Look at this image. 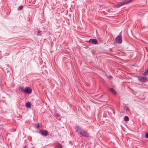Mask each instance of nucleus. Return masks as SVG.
Masks as SVG:
<instances>
[{
    "label": "nucleus",
    "mask_w": 148,
    "mask_h": 148,
    "mask_svg": "<svg viewBox=\"0 0 148 148\" xmlns=\"http://www.w3.org/2000/svg\"><path fill=\"white\" fill-rule=\"evenodd\" d=\"M131 1L130 0L127 1L125 0L122 2L117 4V6L118 7H119L123 5L127 4L128 3L131 2Z\"/></svg>",
    "instance_id": "obj_1"
},
{
    "label": "nucleus",
    "mask_w": 148,
    "mask_h": 148,
    "mask_svg": "<svg viewBox=\"0 0 148 148\" xmlns=\"http://www.w3.org/2000/svg\"><path fill=\"white\" fill-rule=\"evenodd\" d=\"M76 129H77L76 130V131L79 133L81 135L83 136H86L87 135H86L83 132H82L80 128L78 127H77L75 128Z\"/></svg>",
    "instance_id": "obj_2"
},
{
    "label": "nucleus",
    "mask_w": 148,
    "mask_h": 148,
    "mask_svg": "<svg viewBox=\"0 0 148 148\" xmlns=\"http://www.w3.org/2000/svg\"><path fill=\"white\" fill-rule=\"evenodd\" d=\"M115 41L117 43H121L122 41L121 38L120 37L118 36L116 38Z\"/></svg>",
    "instance_id": "obj_3"
},
{
    "label": "nucleus",
    "mask_w": 148,
    "mask_h": 148,
    "mask_svg": "<svg viewBox=\"0 0 148 148\" xmlns=\"http://www.w3.org/2000/svg\"><path fill=\"white\" fill-rule=\"evenodd\" d=\"M40 134L44 136H46L48 134V132L47 131L43 130L40 131Z\"/></svg>",
    "instance_id": "obj_4"
},
{
    "label": "nucleus",
    "mask_w": 148,
    "mask_h": 148,
    "mask_svg": "<svg viewBox=\"0 0 148 148\" xmlns=\"http://www.w3.org/2000/svg\"><path fill=\"white\" fill-rule=\"evenodd\" d=\"M31 92L32 90L30 88L27 87L25 89L24 92L28 94H29Z\"/></svg>",
    "instance_id": "obj_5"
},
{
    "label": "nucleus",
    "mask_w": 148,
    "mask_h": 148,
    "mask_svg": "<svg viewBox=\"0 0 148 148\" xmlns=\"http://www.w3.org/2000/svg\"><path fill=\"white\" fill-rule=\"evenodd\" d=\"M89 42L94 44H96L97 43V41L95 39H90L89 40Z\"/></svg>",
    "instance_id": "obj_6"
},
{
    "label": "nucleus",
    "mask_w": 148,
    "mask_h": 148,
    "mask_svg": "<svg viewBox=\"0 0 148 148\" xmlns=\"http://www.w3.org/2000/svg\"><path fill=\"white\" fill-rule=\"evenodd\" d=\"M139 79L141 81V82H144L147 81V78L146 77H142L140 78Z\"/></svg>",
    "instance_id": "obj_7"
},
{
    "label": "nucleus",
    "mask_w": 148,
    "mask_h": 148,
    "mask_svg": "<svg viewBox=\"0 0 148 148\" xmlns=\"http://www.w3.org/2000/svg\"><path fill=\"white\" fill-rule=\"evenodd\" d=\"M25 106L29 108L31 106V103L29 102H27L26 103Z\"/></svg>",
    "instance_id": "obj_8"
},
{
    "label": "nucleus",
    "mask_w": 148,
    "mask_h": 148,
    "mask_svg": "<svg viewBox=\"0 0 148 148\" xmlns=\"http://www.w3.org/2000/svg\"><path fill=\"white\" fill-rule=\"evenodd\" d=\"M110 91L112 92L113 94H115L116 93V92L114 91V90L113 88H110L109 89Z\"/></svg>",
    "instance_id": "obj_9"
},
{
    "label": "nucleus",
    "mask_w": 148,
    "mask_h": 148,
    "mask_svg": "<svg viewBox=\"0 0 148 148\" xmlns=\"http://www.w3.org/2000/svg\"><path fill=\"white\" fill-rule=\"evenodd\" d=\"M129 118L127 116H125L124 118V120L125 121H127L129 120Z\"/></svg>",
    "instance_id": "obj_10"
},
{
    "label": "nucleus",
    "mask_w": 148,
    "mask_h": 148,
    "mask_svg": "<svg viewBox=\"0 0 148 148\" xmlns=\"http://www.w3.org/2000/svg\"><path fill=\"white\" fill-rule=\"evenodd\" d=\"M19 89H20V90L23 92H25V89L24 88H23V87H19Z\"/></svg>",
    "instance_id": "obj_11"
},
{
    "label": "nucleus",
    "mask_w": 148,
    "mask_h": 148,
    "mask_svg": "<svg viewBox=\"0 0 148 148\" xmlns=\"http://www.w3.org/2000/svg\"><path fill=\"white\" fill-rule=\"evenodd\" d=\"M37 34L38 35L40 36L41 34V32L39 30H38L37 33Z\"/></svg>",
    "instance_id": "obj_12"
},
{
    "label": "nucleus",
    "mask_w": 148,
    "mask_h": 148,
    "mask_svg": "<svg viewBox=\"0 0 148 148\" xmlns=\"http://www.w3.org/2000/svg\"><path fill=\"white\" fill-rule=\"evenodd\" d=\"M148 73V70H147L144 73V74L145 75H147Z\"/></svg>",
    "instance_id": "obj_13"
},
{
    "label": "nucleus",
    "mask_w": 148,
    "mask_h": 148,
    "mask_svg": "<svg viewBox=\"0 0 148 148\" xmlns=\"http://www.w3.org/2000/svg\"><path fill=\"white\" fill-rule=\"evenodd\" d=\"M107 77L110 79L111 78V77L110 75H107Z\"/></svg>",
    "instance_id": "obj_14"
},
{
    "label": "nucleus",
    "mask_w": 148,
    "mask_h": 148,
    "mask_svg": "<svg viewBox=\"0 0 148 148\" xmlns=\"http://www.w3.org/2000/svg\"><path fill=\"white\" fill-rule=\"evenodd\" d=\"M22 8L23 7L22 6H20L18 8V9L19 10H21L22 9Z\"/></svg>",
    "instance_id": "obj_15"
},
{
    "label": "nucleus",
    "mask_w": 148,
    "mask_h": 148,
    "mask_svg": "<svg viewBox=\"0 0 148 148\" xmlns=\"http://www.w3.org/2000/svg\"><path fill=\"white\" fill-rule=\"evenodd\" d=\"M146 137L147 138H148V133H147L146 134Z\"/></svg>",
    "instance_id": "obj_16"
},
{
    "label": "nucleus",
    "mask_w": 148,
    "mask_h": 148,
    "mask_svg": "<svg viewBox=\"0 0 148 148\" xmlns=\"http://www.w3.org/2000/svg\"><path fill=\"white\" fill-rule=\"evenodd\" d=\"M39 124H38V126H37V129H38V128H39Z\"/></svg>",
    "instance_id": "obj_17"
},
{
    "label": "nucleus",
    "mask_w": 148,
    "mask_h": 148,
    "mask_svg": "<svg viewBox=\"0 0 148 148\" xmlns=\"http://www.w3.org/2000/svg\"><path fill=\"white\" fill-rule=\"evenodd\" d=\"M56 116H57L58 117L59 116L58 115V114L56 115Z\"/></svg>",
    "instance_id": "obj_18"
},
{
    "label": "nucleus",
    "mask_w": 148,
    "mask_h": 148,
    "mask_svg": "<svg viewBox=\"0 0 148 148\" xmlns=\"http://www.w3.org/2000/svg\"><path fill=\"white\" fill-rule=\"evenodd\" d=\"M56 116H57L58 117L59 116L58 115V114L56 115Z\"/></svg>",
    "instance_id": "obj_19"
}]
</instances>
